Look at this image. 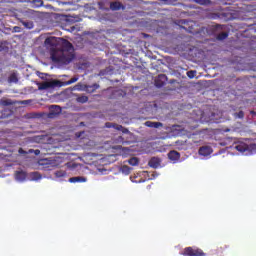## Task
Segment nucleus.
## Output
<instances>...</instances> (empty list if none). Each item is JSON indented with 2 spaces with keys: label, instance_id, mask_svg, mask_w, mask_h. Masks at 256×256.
<instances>
[{
  "label": "nucleus",
  "instance_id": "obj_1",
  "mask_svg": "<svg viewBox=\"0 0 256 256\" xmlns=\"http://www.w3.org/2000/svg\"><path fill=\"white\" fill-rule=\"evenodd\" d=\"M45 47L50 51V59L56 64L69 65L74 59L70 41L50 36L45 39Z\"/></svg>",
  "mask_w": 256,
  "mask_h": 256
},
{
  "label": "nucleus",
  "instance_id": "obj_2",
  "mask_svg": "<svg viewBox=\"0 0 256 256\" xmlns=\"http://www.w3.org/2000/svg\"><path fill=\"white\" fill-rule=\"evenodd\" d=\"M182 256H206V253L199 248L186 247L183 249Z\"/></svg>",
  "mask_w": 256,
  "mask_h": 256
},
{
  "label": "nucleus",
  "instance_id": "obj_3",
  "mask_svg": "<svg viewBox=\"0 0 256 256\" xmlns=\"http://www.w3.org/2000/svg\"><path fill=\"white\" fill-rule=\"evenodd\" d=\"M167 82V76L165 74H160L158 77L155 79V86L158 88L164 87Z\"/></svg>",
  "mask_w": 256,
  "mask_h": 256
},
{
  "label": "nucleus",
  "instance_id": "obj_4",
  "mask_svg": "<svg viewBox=\"0 0 256 256\" xmlns=\"http://www.w3.org/2000/svg\"><path fill=\"white\" fill-rule=\"evenodd\" d=\"M61 113V107L57 105L50 106V112H48V118L52 119L57 117Z\"/></svg>",
  "mask_w": 256,
  "mask_h": 256
},
{
  "label": "nucleus",
  "instance_id": "obj_5",
  "mask_svg": "<svg viewBox=\"0 0 256 256\" xmlns=\"http://www.w3.org/2000/svg\"><path fill=\"white\" fill-rule=\"evenodd\" d=\"M213 152L212 147L210 146H203L201 148H199L198 153L199 155L203 156V157H207L208 155H211Z\"/></svg>",
  "mask_w": 256,
  "mask_h": 256
},
{
  "label": "nucleus",
  "instance_id": "obj_6",
  "mask_svg": "<svg viewBox=\"0 0 256 256\" xmlns=\"http://www.w3.org/2000/svg\"><path fill=\"white\" fill-rule=\"evenodd\" d=\"M125 6L121 2H110V11L124 10Z\"/></svg>",
  "mask_w": 256,
  "mask_h": 256
},
{
  "label": "nucleus",
  "instance_id": "obj_7",
  "mask_svg": "<svg viewBox=\"0 0 256 256\" xmlns=\"http://www.w3.org/2000/svg\"><path fill=\"white\" fill-rule=\"evenodd\" d=\"M178 23L180 24V27H181L183 30H185V31H187V32H189V33H194V32L192 31V26H189V24H190L189 21H187V20H180V21H178Z\"/></svg>",
  "mask_w": 256,
  "mask_h": 256
},
{
  "label": "nucleus",
  "instance_id": "obj_8",
  "mask_svg": "<svg viewBox=\"0 0 256 256\" xmlns=\"http://www.w3.org/2000/svg\"><path fill=\"white\" fill-rule=\"evenodd\" d=\"M56 86H57V81H55V82H43V83L40 84L39 89L40 90H48V89H52Z\"/></svg>",
  "mask_w": 256,
  "mask_h": 256
},
{
  "label": "nucleus",
  "instance_id": "obj_9",
  "mask_svg": "<svg viewBox=\"0 0 256 256\" xmlns=\"http://www.w3.org/2000/svg\"><path fill=\"white\" fill-rule=\"evenodd\" d=\"M167 158H169V160L176 162L178 160H180V153H178V151H169V153H167Z\"/></svg>",
  "mask_w": 256,
  "mask_h": 256
},
{
  "label": "nucleus",
  "instance_id": "obj_10",
  "mask_svg": "<svg viewBox=\"0 0 256 256\" xmlns=\"http://www.w3.org/2000/svg\"><path fill=\"white\" fill-rule=\"evenodd\" d=\"M12 114V111L8 108L2 107L0 108V119H6L10 117Z\"/></svg>",
  "mask_w": 256,
  "mask_h": 256
},
{
  "label": "nucleus",
  "instance_id": "obj_11",
  "mask_svg": "<svg viewBox=\"0 0 256 256\" xmlns=\"http://www.w3.org/2000/svg\"><path fill=\"white\" fill-rule=\"evenodd\" d=\"M71 184L75 183H86L87 178L84 176H77V177H72L68 180Z\"/></svg>",
  "mask_w": 256,
  "mask_h": 256
},
{
  "label": "nucleus",
  "instance_id": "obj_12",
  "mask_svg": "<svg viewBox=\"0 0 256 256\" xmlns=\"http://www.w3.org/2000/svg\"><path fill=\"white\" fill-rule=\"evenodd\" d=\"M148 166H150L153 169H158L160 166V159L159 158H151L150 162H148Z\"/></svg>",
  "mask_w": 256,
  "mask_h": 256
},
{
  "label": "nucleus",
  "instance_id": "obj_13",
  "mask_svg": "<svg viewBox=\"0 0 256 256\" xmlns=\"http://www.w3.org/2000/svg\"><path fill=\"white\" fill-rule=\"evenodd\" d=\"M247 144H245L244 142H240L238 144L235 145V149L236 151L240 152V153H245L247 151Z\"/></svg>",
  "mask_w": 256,
  "mask_h": 256
},
{
  "label": "nucleus",
  "instance_id": "obj_14",
  "mask_svg": "<svg viewBox=\"0 0 256 256\" xmlns=\"http://www.w3.org/2000/svg\"><path fill=\"white\" fill-rule=\"evenodd\" d=\"M144 125H146V127H150V128H153V129H159V127H162L161 122L148 121V122L144 123Z\"/></svg>",
  "mask_w": 256,
  "mask_h": 256
},
{
  "label": "nucleus",
  "instance_id": "obj_15",
  "mask_svg": "<svg viewBox=\"0 0 256 256\" xmlns=\"http://www.w3.org/2000/svg\"><path fill=\"white\" fill-rule=\"evenodd\" d=\"M8 83H15L17 84L18 83V75H17V72H13L9 75L8 77Z\"/></svg>",
  "mask_w": 256,
  "mask_h": 256
},
{
  "label": "nucleus",
  "instance_id": "obj_16",
  "mask_svg": "<svg viewBox=\"0 0 256 256\" xmlns=\"http://www.w3.org/2000/svg\"><path fill=\"white\" fill-rule=\"evenodd\" d=\"M15 176H16V180H18V181H24L25 178L27 177V174H25L24 171H16Z\"/></svg>",
  "mask_w": 256,
  "mask_h": 256
},
{
  "label": "nucleus",
  "instance_id": "obj_17",
  "mask_svg": "<svg viewBox=\"0 0 256 256\" xmlns=\"http://www.w3.org/2000/svg\"><path fill=\"white\" fill-rule=\"evenodd\" d=\"M126 163H128V165L130 166H138L139 165V159L137 157H132L128 160H126Z\"/></svg>",
  "mask_w": 256,
  "mask_h": 256
},
{
  "label": "nucleus",
  "instance_id": "obj_18",
  "mask_svg": "<svg viewBox=\"0 0 256 256\" xmlns=\"http://www.w3.org/2000/svg\"><path fill=\"white\" fill-rule=\"evenodd\" d=\"M118 127H122V126L119 124L111 123V122L105 123V128H107V129H115L116 130Z\"/></svg>",
  "mask_w": 256,
  "mask_h": 256
},
{
  "label": "nucleus",
  "instance_id": "obj_19",
  "mask_svg": "<svg viewBox=\"0 0 256 256\" xmlns=\"http://www.w3.org/2000/svg\"><path fill=\"white\" fill-rule=\"evenodd\" d=\"M193 2H196L197 4L201 6H208L211 4L210 0H192Z\"/></svg>",
  "mask_w": 256,
  "mask_h": 256
},
{
  "label": "nucleus",
  "instance_id": "obj_20",
  "mask_svg": "<svg viewBox=\"0 0 256 256\" xmlns=\"http://www.w3.org/2000/svg\"><path fill=\"white\" fill-rule=\"evenodd\" d=\"M226 38H228V32H220L217 35V40L224 41Z\"/></svg>",
  "mask_w": 256,
  "mask_h": 256
},
{
  "label": "nucleus",
  "instance_id": "obj_21",
  "mask_svg": "<svg viewBox=\"0 0 256 256\" xmlns=\"http://www.w3.org/2000/svg\"><path fill=\"white\" fill-rule=\"evenodd\" d=\"M14 103H13V101L12 100H2V101H0V105H2V108H4V107H9V106H11V105H13Z\"/></svg>",
  "mask_w": 256,
  "mask_h": 256
},
{
  "label": "nucleus",
  "instance_id": "obj_22",
  "mask_svg": "<svg viewBox=\"0 0 256 256\" xmlns=\"http://www.w3.org/2000/svg\"><path fill=\"white\" fill-rule=\"evenodd\" d=\"M246 152H249L251 154L256 153V144H249V145H247Z\"/></svg>",
  "mask_w": 256,
  "mask_h": 256
},
{
  "label": "nucleus",
  "instance_id": "obj_23",
  "mask_svg": "<svg viewBox=\"0 0 256 256\" xmlns=\"http://www.w3.org/2000/svg\"><path fill=\"white\" fill-rule=\"evenodd\" d=\"M87 101H88L87 96L82 95L77 97V103L79 104H86Z\"/></svg>",
  "mask_w": 256,
  "mask_h": 256
},
{
  "label": "nucleus",
  "instance_id": "obj_24",
  "mask_svg": "<svg viewBox=\"0 0 256 256\" xmlns=\"http://www.w3.org/2000/svg\"><path fill=\"white\" fill-rule=\"evenodd\" d=\"M131 171L132 168L128 167L127 165L121 166V172H123V174L129 175Z\"/></svg>",
  "mask_w": 256,
  "mask_h": 256
},
{
  "label": "nucleus",
  "instance_id": "obj_25",
  "mask_svg": "<svg viewBox=\"0 0 256 256\" xmlns=\"http://www.w3.org/2000/svg\"><path fill=\"white\" fill-rule=\"evenodd\" d=\"M20 23H22V25H24V27L27 29H33V22L31 21H20Z\"/></svg>",
  "mask_w": 256,
  "mask_h": 256
},
{
  "label": "nucleus",
  "instance_id": "obj_26",
  "mask_svg": "<svg viewBox=\"0 0 256 256\" xmlns=\"http://www.w3.org/2000/svg\"><path fill=\"white\" fill-rule=\"evenodd\" d=\"M31 177L33 180H39L41 179V174L39 172H32Z\"/></svg>",
  "mask_w": 256,
  "mask_h": 256
},
{
  "label": "nucleus",
  "instance_id": "obj_27",
  "mask_svg": "<svg viewBox=\"0 0 256 256\" xmlns=\"http://www.w3.org/2000/svg\"><path fill=\"white\" fill-rule=\"evenodd\" d=\"M65 176H66V172H64L63 170L56 171V177L57 178H62V177H65Z\"/></svg>",
  "mask_w": 256,
  "mask_h": 256
},
{
  "label": "nucleus",
  "instance_id": "obj_28",
  "mask_svg": "<svg viewBox=\"0 0 256 256\" xmlns=\"http://www.w3.org/2000/svg\"><path fill=\"white\" fill-rule=\"evenodd\" d=\"M116 130L121 131L123 134L129 133L128 129L123 126H118V128Z\"/></svg>",
  "mask_w": 256,
  "mask_h": 256
},
{
  "label": "nucleus",
  "instance_id": "obj_29",
  "mask_svg": "<svg viewBox=\"0 0 256 256\" xmlns=\"http://www.w3.org/2000/svg\"><path fill=\"white\" fill-rule=\"evenodd\" d=\"M99 87L100 86L98 84H93V86H89L88 89H91L89 90L90 92H95Z\"/></svg>",
  "mask_w": 256,
  "mask_h": 256
},
{
  "label": "nucleus",
  "instance_id": "obj_30",
  "mask_svg": "<svg viewBox=\"0 0 256 256\" xmlns=\"http://www.w3.org/2000/svg\"><path fill=\"white\" fill-rule=\"evenodd\" d=\"M116 143L125 144V138H123L122 136H118V138H116Z\"/></svg>",
  "mask_w": 256,
  "mask_h": 256
},
{
  "label": "nucleus",
  "instance_id": "obj_31",
  "mask_svg": "<svg viewBox=\"0 0 256 256\" xmlns=\"http://www.w3.org/2000/svg\"><path fill=\"white\" fill-rule=\"evenodd\" d=\"M235 117L238 119L244 118V111H238V113H235Z\"/></svg>",
  "mask_w": 256,
  "mask_h": 256
},
{
  "label": "nucleus",
  "instance_id": "obj_32",
  "mask_svg": "<svg viewBox=\"0 0 256 256\" xmlns=\"http://www.w3.org/2000/svg\"><path fill=\"white\" fill-rule=\"evenodd\" d=\"M78 80H79V78L73 77L70 80H68V82H66V85H71V84L77 82Z\"/></svg>",
  "mask_w": 256,
  "mask_h": 256
},
{
  "label": "nucleus",
  "instance_id": "obj_33",
  "mask_svg": "<svg viewBox=\"0 0 256 256\" xmlns=\"http://www.w3.org/2000/svg\"><path fill=\"white\" fill-rule=\"evenodd\" d=\"M196 73V71H189L187 72V76H189L190 79L194 78V74Z\"/></svg>",
  "mask_w": 256,
  "mask_h": 256
},
{
  "label": "nucleus",
  "instance_id": "obj_34",
  "mask_svg": "<svg viewBox=\"0 0 256 256\" xmlns=\"http://www.w3.org/2000/svg\"><path fill=\"white\" fill-rule=\"evenodd\" d=\"M21 30L22 29L20 27H18V26L13 27V32H15V33H20Z\"/></svg>",
  "mask_w": 256,
  "mask_h": 256
},
{
  "label": "nucleus",
  "instance_id": "obj_35",
  "mask_svg": "<svg viewBox=\"0 0 256 256\" xmlns=\"http://www.w3.org/2000/svg\"><path fill=\"white\" fill-rule=\"evenodd\" d=\"M34 154L40 155V150H34Z\"/></svg>",
  "mask_w": 256,
  "mask_h": 256
},
{
  "label": "nucleus",
  "instance_id": "obj_36",
  "mask_svg": "<svg viewBox=\"0 0 256 256\" xmlns=\"http://www.w3.org/2000/svg\"><path fill=\"white\" fill-rule=\"evenodd\" d=\"M29 102V100L23 101L22 104L27 105V103Z\"/></svg>",
  "mask_w": 256,
  "mask_h": 256
},
{
  "label": "nucleus",
  "instance_id": "obj_37",
  "mask_svg": "<svg viewBox=\"0 0 256 256\" xmlns=\"http://www.w3.org/2000/svg\"><path fill=\"white\" fill-rule=\"evenodd\" d=\"M40 75H41L40 78L43 79V76H45L46 74L41 73Z\"/></svg>",
  "mask_w": 256,
  "mask_h": 256
},
{
  "label": "nucleus",
  "instance_id": "obj_38",
  "mask_svg": "<svg viewBox=\"0 0 256 256\" xmlns=\"http://www.w3.org/2000/svg\"><path fill=\"white\" fill-rule=\"evenodd\" d=\"M160 1H162L164 3H168L169 2V0H160Z\"/></svg>",
  "mask_w": 256,
  "mask_h": 256
},
{
  "label": "nucleus",
  "instance_id": "obj_39",
  "mask_svg": "<svg viewBox=\"0 0 256 256\" xmlns=\"http://www.w3.org/2000/svg\"><path fill=\"white\" fill-rule=\"evenodd\" d=\"M251 114L256 116V112L255 111H251Z\"/></svg>",
  "mask_w": 256,
  "mask_h": 256
},
{
  "label": "nucleus",
  "instance_id": "obj_40",
  "mask_svg": "<svg viewBox=\"0 0 256 256\" xmlns=\"http://www.w3.org/2000/svg\"><path fill=\"white\" fill-rule=\"evenodd\" d=\"M221 28V25H217V29H220Z\"/></svg>",
  "mask_w": 256,
  "mask_h": 256
},
{
  "label": "nucleus",
  "instance_id": "obj_41",
  "mask_svg": "<svg viewBox=\"0 0 256 256\" xmlns=\"http://www.w3.org/2000/svg\"><path fill=\"white\" fill-rule=\"evenodd\" d=\"M19 152H22V149H19Z\"/></svg>",
  "mask_w": 256,
  "mask_h": 256
},
{
  "label": "nucleus",
  "instance_id": "obj_42",
  "mask_svg": "<svg viewBox=\"0 0 256 256\" xmlns=\"http://www.w3.org/2000/svg\"><path fill=\"white\" fill-rule=\"evenodd\" d=\"M190 9H192V6H189Z\"/></svg>",
  "mask_w": 256,
  "mask_h": 256
},
{
  "label": "nucleus",
  "instance_id": "obj_43",
  "mask_svg": "<svg viewBox=\"0 0 256 256\" xmlns=\"http://www.w3.org/2000/svg\"><path fill=\"white\" fill-rule=\"evenodd\" d=\"M32 118H34V114H32Z\"/></svg>",
  "mask_w": 256,
  "mask_h": 256
},
{
  "label": "nucleus",
  "instance_id": "obj_44",
  "mask_svg": "<svg viewBox=\"0 0 256 256\" xmlns=\"http://www.w3.org/2000/svg\"><path fill=\"white\" fill-rule=\"evenodd\" d=\"M39 3H43L42 1H39Z\"/></svg>",
  "mask_w": 256,
  "mask_h": 256
}]
</instances>
